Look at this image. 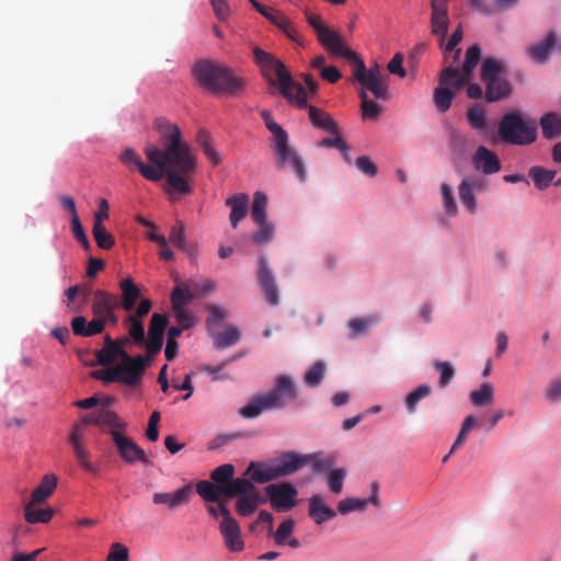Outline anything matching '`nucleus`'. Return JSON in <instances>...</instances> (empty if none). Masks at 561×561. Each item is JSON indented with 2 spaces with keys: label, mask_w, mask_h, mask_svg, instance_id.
<instances>
[{
  "label": "nucleus",
  "mask_w": 561,
  "mask_h": 561,
  "mask_svg": "<svg viewBox=\"0 0 561 561\" xmlns=\"http://www.w3.org/2000/svg\"><path fill=\"white\" fill-rule=\"evenodd\" d=\"M335 462V455L324 451L301 454L295 450L282 453L272 465L265 461H251L244 471L254 483L263 484L270 481L291 476L310 465L312 473L327 471Z\"/></svg>",
  "instance_id": "obj_1"
},
{
  "label": "nucleus",
  "mask_w": 561,
  "mask_h": 561,
  "mask_svg": "<svg viewBox=\"0 0 561 561\" xmlns=\"http://www.w3.org/2000/svg\"><path fill=\"white\" fill-rule=\"evenodd\" d=\"M191 75L203 90L214 95L238 98L248 87L247 77L207 58L197 59L191 67Z\"/></svg>",
  "instance_id": "obj_2"
},
{
  "label": "nucleus",
  "mask_w": 561,
  "mask_h": 561,
  "mask_svg": "<svg viewBox=\"0 0 561 561\" xmlns=\"http://www.w3.org/2000/svg\"><path fill=\"white\" fill-rule=\"evenodd\" d=\"M253 58L260 67L262 77L270 85L277 87L279 93L288 103L299 110L307 106V95L304 85L293 78L280 59L260 47L253 49Z\"/></svg>",
  "instance_id": "obj_3"
},
{
  "label": "nucleus",
  "mask_w": 561,
  "mask_h": 561,
  "mask_svg": "<svg viewBox=\"0 0 561 561\" xmlns=\"http://www.w3.org/2000/svg\"><path fill=\"white\" fill-rule=\"evenodd\" d=\"M167 184L170 194L188 195L193 192L191 179L197 170L196 157L186 142L168 147Z\"/></svg>",
  "instance_id": "obj_4"
},
{
  "label": "nucleus",
  "mask_w": 561,
  "mask_h": 561,
  "mask_svg": "<svg viewBox=\"0 0 561 561\" xmlns=\"http://www.w3.org/2000/svg\"><path fill=\"white\" fill-rule=\"evenodd\" d=\"M508 65L497 57H485L480 65V79L485 87L484 101L496 103L508 99L513 88L507 79Z\"/></svg>",
  "instance_id": "obj_5"
},
{
  "label": "nucleus",
  "mask_w": 561,
  "mask_h": 561,
  "mask_svg": "<svg viewBox=\"0 0 561 561\" xmlns=\"http://www.w3.org/2000/svg\"><path fill=\"white\" fill-rule=\"evenodd\" d=\"M499 138L511 146H529L537 140V124L520 111H510L500 118Z\"/></svg>",
  "instance_id": "obj_6"
},
{
  "label": "nucleus",
  "mask_w": 561,
  "mask_h": 561,
  "mask_svg": "<svg viewBox=\"0 0 561 561\" xmlns=\"http://www.w3.org/2000/svg\"><path fill=\"white\" fill-rule=\"evenodd\" d=\"M306 20L317 33L321 45L330 54L335 57H348L353 55V50L344 43L342 36L336 31L327 26L320 15L306 11Z\"/></svg>",
  "instance_id": "obj_7"
},
{
  "label": "nucleus",
  "mask_w": 561,
  "mask_h": 561,
  "mask_svg": "<svg viewBox=\"0 0 561 561\" xmlns=\"http://www.w3.org/2000/svg\"><path fill=\"white\" fill-rule=\"evenodd\" d=\"M345 58L354 64V77L362 85V90H369L378 100L389 99L388 85L380 80L377 66L367 69L364 60L354 51L352 56Z\"/></svg>",
  "instance_id": "obj_8"
},
{
  "label": "nucleus",
  "mask_w": 561,
  "mask_h": 561,
  "mask_svg": "<svg viewBox=\"0 0 561 561\" xmlns=\"http://www.w3.org/2000/svg\"><path fill=\"white\" fill-rule=\"evenodd\" d=\"M264 491V499L276 512H288L297 505L298 490L290 482L271 483Z\"/></svg>",
  "instance_id": "obj_9"
},
{
  "label": "nucleus",
  "mask_w": 561,
  "mask_h": 561,
  "mask_svg": "<svg viewBox=\"0 0 561 561\" xmlns=\"http://www.w3.org/2000/svg\"><path fill=\"white\" fill-rule=\"evenodd\" d=\"M110 435L119 456L126 463L133 465L135 462H141L145 465H151V461L147 458L145 450L130 437L117 430H111Z\"/></svg>",
  "instance_id": "obj_10"
},
{
  "label": "nucleus",
  "mask_w": 561,
  "mask_h": 561,
  "mask_svg": "<svg viewBox=\"0 0 561 561\" xmlns=\"http://www.w3.org/2000/svg\"><path fill=\"white\" fill-rule=\"evenodd\" d=\"M257 282L266 302L271 306H277L279 304L278 287L264 254H260L257 257Z\"/></svg>",
  "instance_id": "obj_11"
},
{
  "label": "nucleus",
  "mask_w": 561,
  "mask_h": 561,
  "mask_svg": "<svg viewBox=\"0 0 561 561\" xmlns=\"http://www.w3.org/2000/svg\"><path fill=\"white\" fill-rule=\"evenodd\" d=\"M252 7L266 20H268L272 24L278 27L287 38L297 43L300 46H304V42L300 38L297 31L293 27L291 22L287 16L282 14L278 11H274L273 9L260 3L256 0H248Z\"/></svg>",
  "instance_id": "obj_12"
},
{
  "label": "nucleus",
  "mask_w": 561,
  "mask_h": 561,
  "mask_svg": "<svg viewBox=\"0 0 561 561\" xmlns=\"http://www.w3.org/2000/svg\"><path fill=\"white\" fill-rule=\"evenodd\" d=\"M168 324L169 319L165 314L158 312L152 314L148 329V339L144 344L146 351L151 355H158L161 352Z\"/></svg>",
  "instance_id": "obj_13"
},
{
  "label": "nucleus",
  "mask_w": 561,
  "mask_h": 561,
  "mask_svg": "<svg viewBox=\"0 0 561 561\" xmlns=\"http://www.w3.org/2000/svg\"><path fill=\"white\" fill-rule=\"evenodd\" d=\"M270 407L276 409L285 399L296 400L298 397L297 387L289 376L280 375L276 378L274 388L266 393H263Z\"/></svg>",
  "instance_id": "obj_14"
},
{
  "label": "nucleus",
  "mask_w": 561,
  "mask_h": 561,
  "mask_svg": "<svg viewBox=\"0 0 561 561\" xmlns=\"http://www.w3.org/2000/svg\"><path fill=\"white\" fill-rule=\"evenodd\" d=\"M472 164L477 171L490 175L497 173L501 170V161L497 154L491 149L479 146L472 156Z\"/></svg>",
  "instance_id": "obj_15"
},
{
  "label": "nucleus",
  "mask_w": 561,
  "mask_h": 561,
  "mask_svg": "<svg viewBox=\"0 0 561 561\" xmlns=\"http://www.w3.org/2000/svg\"><path fill=\"white\" fill-rule=\"evenodd\" d=\"M336 511L330 507L321 494H313L308 500V516L316 525H322L336 517Z\"/></svg>",
  "instance_id": "obj_16"
},
{
  "label": "nucleus",
  "mask_w": 561,
  "mask_h": 561,
  "mask_svg": "<svg viewBox=\"0 0 561 561\" xmlns=\"http://www.w3.org/2000/svg\"><path fill=\"white\" fill-rule=\"evenodd\" d=\"M481 180L473 176H465L459 186L458 194L462 206L470 213L474 214L478 209L476 190L480 186Z\"/></svg>",
  "instance_id": "obj_17"
},
{
  "label": "nucleus",
  "mask_w": 561,
  "mask_h": 561,
  "mask_svg": "<svg viewBox=\"0 0 561 561\" xmlns=\"http://www.w3.org/2000/svg\"><path fill=\"white\" fill-rule=\"evenodd\" d=\"M268 130L273 134V147L276 152L277 162L280 165L288 163L291 150L288 145V134L279 124H271Z\"/></svg>",
  "instance_id": "obj_18"
},
{
  "label": "nucleus",
  "mask_w": 561,
  "mask_h": 561,
  "mask_svg": "<svg viewBox=\"0 0 561 561\" xmlns=\"http://www.w3.org/2000/svg\"><path fill=\"white\" fill-rule=\"evenodd\" d=\"M557 45V36L549 33L543 41L529 45L526 48L527 56L536 64H546Z\"/></svg>",
  "instance_id": "obj_19"
},
{
  "label": "nucleus",
  "mask_w": 561,
  "mask_h": 561,
  "mask_svg": "<svg viewBox=\"0 0 561 561\" xmlns=\"http://www.w3.org/2000/svg\"><path fill=\"white\" fill-rule=\"evenodd\" d=\"M193 489L191 485H184L174 492H157L152 496V501L157 505H168L170 508H176L188 503Z\"/></svg>",
  "instance_id": "obj_20"
},
{
  "label": "nucleus",
  "mask_w": 561,
  "mask_h": 561,
  "mask_svg": "<svg viewBox=\"0 0 561 561\" xmlns=\"http://www.w3.org/2000/svg\"><path fill=\"white\" fill-rule=\"evenodd\" d=\"M220 533L224 537L226 547L232 552L243 550L244 542L241 538V529L236 519L221 520Z\"/></svg>",
  "instance_id": "obj_21"
},
{
  "label": "nucleus",
  "mask_w": 561,
  "mask_h": 561,
  "mask_svg": "<svg viewBox=\"0 0 561 561\" xmlns=\"http://www.w3.org/2000/svg\"><path fill=\"white\" fill-rule=\"evenodd\" d=\"M154 128L160 134L165 147H174L183 142L180 127L165 117H157L154 119Z\"/></svg>",
  "instance_id": "obj_22"
},
{
  "label": "nucleus",
  "mask_w": 561,
  "mask_h": 561,
  "mask_svg": "<svg viewBox=\"0 0 561 561\" xmlns=\"http://www.w3.org/2000/svg\"><path fill=\"white\" fill-rule=\"evenodd\" d=\"M248 204L249 196L245 193H237L226 199V205L231 207L229 220L232 228H236L247 216Z\"/></svg>",
  "instance_id": "obj_23"
},
{
  "label": "nucleus",
  "mask_w": 561,
  "mask_h": 561,
  "mask_svg": "<svg viewBox=\"0 0 561 561\" xmlns=\"http://www.w3.org/2000/svg\"><path fill=\"white\" fill-rule=\"evenodd\" d=\"M305 108L308 110L309 119L314 127L330 134H339V126L330 114L319 107L309 105L308 103Z\"/></svg>",
  "instance_id": "obj_24"
},
{
  "label": "nucleus",
  "mask_w": 561,
  "mask_h": 561,
  "mask_svg": "<svg viewBox=\"0 0 561 561\" xmlns=\"http://www.w3.org/2000/svg\"><path fill=\"white\" fill-rule=\"evenodd\" d=\"M117 305V298L114 295L102 289L94 291L92 312L95 317L104 320V317L110 313L112 309H115Z\"/></svg>",
  "instance_id": "obj_25"
},
{
  "label": "nucleus",
  "mask_w": 561,
  "mask_h": 561,
  "mask_svg": "<svg viewBox=\"0 0 561 561\" xmlns=\"http://www.w3.org/2000/svg\"><path fill=\"white\" fill-rule=\"evenodd\" d=\"M119 288L122 290V307L126 311H133L135 309L136 302L140 298V288L134 282L131 277L124 278L119 283Z\"/></svg>",
  "instance_id": "obj_26"
},
{
  "label": "nucleus",
  "mask_w": 561,
  "mask_h": 561,
  "mask_svg": "<svg viewBox=\"0 0 561 561\" xmlns=\"http://www.w3.org/2000/svg\"><path fill=\"white\" fill-rule=\"evenodd\" d=\"M471 77H467L465 72L453 66L446 67L439 77L440 85L451 87L456 90H460L465 87V84L471 80Z\"/></svg>",
  "instance_id": "obj_27"
},
{
  "label": "nucleus",
  "mask_w": 561,
  "mask_h": 561,
  "mask_svg": "<svg viewBox=\"0 0 561 561\" xmlns=\"http://www.w3.org/2000/svg\"><path fill=\"white\" fill-rule=\"evenodd\" d=\"M225 496L228 499L239 497L253 493L255 486L249 477L232 479L229 484L224 485Z\"/></svg>",
  "instance_id": "obj_28"
},
{
  "label": "nucleus",
  "mask_w": 561,
  "mask_h": 561,
  "mask_svg": "<svg viewBox=\"0 0 561 561\" xmlns=\"http://www.w3.org/2000/svg\"><path fill=\"white\" fill-rule=\"evenodd\" d=\"M539 125L542 136L552 140L561 136V118L554 112H548L540 117Z\"/></svg>",
  "instance_id": "obj_29"
},
{
  "label": "nucleus",
  "mask_w": 561,
  "mask_h": 561,
  "mask_svg": "<svg viewBox=\"0 0 561 561\" xmlns=\"http://www.w3.org/2000/svg\"><path fill=\"white\" fill-rule=\"evenodd\" d=\"M264 410H273L264 394H256L239 410V414L248 420L256 419Z\"/></svg>",
  "instance_id": "obj_30"
},
{
  "label": "nucleus",
  "mask_w": 561,
  "mask_h": 561,
  "mask_svg": "<svg viewBox=\"0 0 561 561\" xmlns=\"http://www.w3.org/2000/svg\"><path fill=\"white\" fill-rule=\"evenodd\" d=\"M214 346L216 350H224L236 345L240 339L241 333L237 327H228L222 332L211 333Z\"/></svg>",
  "instance_id": "obj_31"
},
{
  "label": "nucleus",
  "mask_w": 561,
  "mask_h": 561,
  "mask_svg": "<svg viewBox=\"0 0 561 561\" xmlns=\"http://www.w3.org/2000/svg\"><path fill=\"white\" fill-rule=\"evenodd\" d=\"M116 382L127 387H136L141 382L142 376L129 364L115 366Z\"/></svg>",
  "instance_id": "obj_32"
},
{
  "label": "nucleus",
  "mask_w": 561,
  "mask_h": 561,
  "mask_svg": "<svg viewBox=\"0 0 561 561\" xmlns=\"http://www.w3.org/2000/svg\"><path fill=\"white\" fill-rule=\"evenodd\" d=\"M557 172L547 170L540 165H534L528 170V176L533 180L539 191L547 190L556 178Z\"/></svg>",
  "instance_id": "obj_33"
},
{
  "label": "nucleus",
  "mask_w": 561,
  "mask_h": 561,
  "mask_svg": "<svg viewBox=\"0 0 561 561\" xmlns=\"http://www.w3.org/2000/svg\"><path fill=\"white\" fill-rule=\"evenodd\" d=\"M266 503V499L261 497L256 493L239 496L236 503V511L240 516L248 517L252 515L259 504Z\"/></svg>",
  "instance_id": "obj_34"
},
{
  "label": "nucleus",
  "mask_w": 561,
  "mask_h": 561,
  "mask_svg": "<svg viewBox=\"0 0 561 561\" xmlns=\"http://www.w3.org/2000/svg\"><path fill=\"white\" fill-rule=\"evenodd\" d=\"M57 486V477L55 474H45L41 483L32 492V502H44Z\"/></svg>",
  "instance_id": "obj_35"
},
{
  "label": "nucleus",
  "mask_w": 561,
  "mask_h": 561,
  "mask_svg": "<svg viewBox=\"0 0 561 561\" xmlns=\"http://www.w3.org/2000/svg\"><path fill=\"white\" fill-rule=\"evenodd\" d=\"M494 398V387L491 382H483L479 389L469 394L471 404L476 408H483L492 403Z\"/></svg>",
  "instance_id": "obj_36"
},
{
  "label": "nucleus",
  "mask_w": 561,
  "mask_h": 561,
  "mask_svg": "<svg viewBox=\"0 0 561 561\" xmlns=\"http://www.w3.org/2000/svg\"><path fill=\"white\" fill-rule=\"evenodd\" d=\"M196 492L206 502H219L220 495H225L224 485H217L208 480H201L196 484Z\"/></svg>",
  "instance_id": "obj_37"
},
{
  "label": "nucleus",
  "mask_w": 561,
  "mask_h": 561,
  "mask_svg": "<svg viewBox=\"0 0 561 561\" xmlns=\"http://www.w3.org/2000/svg\"><path fill=\"white\" fill-rule=\"evenodd\" d=\"M124 324L128 329V334L133 342L139 346H144L146 342L145 325L142 320L137 316H127Z\"/></svg>",
  "instance_id": "obj_38"
},
{
  "label": "nucleus",
  "mask_w": 561,
  "mask_h": 561,
  "mask_svg": "<svg viewBox=\"0 0 561 561\" xmlns=\"http://www.w3.org/2000/svg\"><path fill=\"white\" fill-rule=\"evenodd\" d=\"M336 456V453H332ZM336 461L327 470L322 471V473L328 474V486L333 494H340L343 491L344 480L346 478L347 471L345 468H335L333 466ZM321 474V472L319 473Z\"/></svg>",
  "instance_id": "obj_39"
},
{
  "label": "nucleus",
  "mask_w": 561,
  "mask_h": 561,
  "mask_svg": "<svg viewBox=\"0 0 561 561\" xmlns=\"http://www.w3.org/2000/svg\"><path fill=\"white\" fill-rule=\"evenodd\" d=\"M432 391V388L428 383H422L410 391L405 399L404 405L409 414H414L417 410V404L422 399L427 397Z\"/></svg>",
  "instance_id": "obj_40"
},
{
  "label": "nucleus",
  "mask_w": 561,
  "mask_h": 561,
  "mask_svg": "<svg viewBox=\"0 0 561 561\" xmlns=\"http://www.w3.org/2000/svg\"><path fill=\"white\" fill-rule=\"evenodd\" d=\"M266 207L267 196L264 192L256 191L251 206V215L255 224H264L267 220Z\"/></svg>",
  "instance_id": "obj_41"
},
{
  "label": "nucleus",
  "mask_w": 561,
  "mask_h": 561,
  "mask_svg": "<svg viewBox=\"0 0 561 561\" xmlns=\"http://www.w3.org/2000/svg\"><path fill=\"white\" fill-rule=\"evenodd\" d=\"M35 503L31 502L25 505L24 516L27 523H47L54 516V510L50 507L37 508L34 506Z\"/></svg>",
  "instance_id": "obj_42"
},
{
  "label": "nucleus",
  "mask_w": 561,
  "mask_h": 561,
  "mask_svg": "<svg viewBox=\"0 0 561 561\" xmlns=\"http://www.w3.org/2000/svg\"><path fill=\"white\" fill-rule=\"evenodd\" d=\"M73 454H75V457L79 463V466L88 473L94 476V477H100L101 474V467L99 463H93L92 461H90L89 459V456H90V453L89 450L82 445L80 446H76V448H73Z\"/></svg>",
  "instance_id": "obj_43"
},
{
  "label": "nucleus",
  "mask_w": 561,
  "mask_h": 561,
  "mask_svg": "<svg viewBox=\"0 0 561 561\" xmlns=\"http://www.w3.org/2000/svg\"><path fill=\"white\" fill-rule=\"evenodd\" d=\"M362 99V117L363 119L376 122L383 110L382 105L368 99L366 91L362 90L359 93Z\"/></svg>",
  "instance_id": "obj_44"
},
{
  "label": "nucleus",
  "mask_w": 561,
  "mask_h": 561,
  "mask_svg": "<svg viewBox=\"0 0 561 561\" xmlns=\"http://www.w3.org/2000/svg\"><path fill=\"white\" fill-rule=\"evenodd\" d=\"M324 376L325 364L322 360H318L308 371H306L304 376V382L309 388H317L321 385Z\"/></svg>",
  "instance_id": "obj_45"
},
{
  "label": "nucleus",
  "mask_w": 561,
  "mask_h": 561,
  "mask_svg": "<svg viewBox=\"0 0 561 561\" xmlns=\"http://www.w3.org/2000/svg\"><path fill=\"white\" fill-rule=\"evenodd\" d=\"M481 58V46L479 44H473L469 46L466 50L465 61L461 70L467 75V77H473V70L479 64Z\"/></svg>",
  "instance_id": "obj_46"
},
{
  "label": "nucleus",
  "mask_w": 561,
  "mask_h": 561,
  "mask_svg": "<svg viewBox=\"0 0 561 561\" xmlns=\"http://www.w3.org/2000/svg\"><path fill=\"white\" fill-rule=\"evenodd\" d=\"M92 234L98 247L102 250H110L115 243L114 237L106 230L103 224L93 222Z\"/></svg>",
  "instance_id": "obj_47"
},
{
  "label": "nucleus",
  "mask_w": 561,
  "mask_h": 561,
  "mask_svg": "<svg viewBox=\"0 0 561 561\" xmlns=\"http://www.w3.org/2000/svg\"><path fill=\"white\" fill-rule=\"evenodd\" d=\"M455 93L446 85H438L434 91V102L437 110L442 113L450 108Z\"/></svg>",
  "instance_id": "obj_48"
},
{
  "label": "nucleus",
  "mask_w": 561,
  "mask_h": 561,
  "mask_svg": "<svg viewBox=\"0 0 561 561\" xmlns=\"http://www.w3.org/2000/svg\"><path fill=\"white\" fill-rule=\"evenodd\" d=\"M449 145L457 154H463L468 148V136L466 133L451 126L448 130Z\"/></svg>",
  "instance_id": "obj_49"
},
{
  "label": "nucleus",
  "mask_w": 561,
  "mask_h": 561,
  "mask_svg": "<svg viewBox=\"0 0 561 561\" xmlns=\"http://www.w3.org/2000/svg\"><path fill=\"white\" fill-rule=\"evenodd\" d=\"M96 419L98 425H108L113 427L112 430H124L126 427V424L118 419L117 414L106 409V407H102L96 411Z\"/></svg>",
  "instance_id": "obj_50"
},
{
  "label": "nucleus",
  "mask_w": 561,
  "mask_h": 561,
  "mask_svg": "<svg viewBox=\"0 0 561 561\" xmlns=\"http://www.w3.org/2000/svg\"><path fill=\"white\" fill-rule=\"evenodd\" d=\"M440 193H442V197H443V207H444L445 214L448 217L457 216L458 215V206H457L456 199L454 197L453 187L447 183H442Z\"/></svg>",
  "instance_id": "obj_51"
},
{
  "label": "nucleus",
  "mask_w": 561,
  "mask_h": 561,
  "mask_svg": "<svg viewBox=\"0 0 561 561\" xmlns=\"http://www.w3.org/2000/svg\"><path fill=\"white\" fill-rule=\"evenodd\" d=\"M234 466L231 463H224L215 468L210 473V479L217 485H227L233 478Z\"/></svg>",
  "instance_id": "obj_52"
},
{
  "label": "nucleus",
  "mask_w": 561,
  "mask_h": 561,
  "mask_svg": "<svg viewBox=\"0 0 561 561\" xmlns=\"http://www.w3.org/2000/svg\"><path fill=\"white\" fill-rule=\"evenodd\" d=\"M467 121L473 129L479 131L485 130L488 127L486 113L478 105H473L468 110Z\"/></svg>",
  "instance_id": "obj_53"
},
{
  "label": "nucleus",
  "mask_w": 561,
  "mask_h": 561,
  "mask_svg": "<svg viewBox=\"0 0 561 561\" xmlns=\"http://www.w3.org/2000/svg\"><path fill=\"white\" fill-rule=\"evenodd\" d=\"M194 300V295L182 286H176L171 293L172 309H182Z\"/></svg>",
  "instance_id": "obj_54"
},
{
  "label": "nucleus",
  "mask_w": 561,
  "mask_h": 561,
  "mask_svg": "<svg viewBox=\"0 0 561 561\" xmlns=\"http://www.w3.org/2000/svg\"><path fill=\"white\" fill-rule=\"evenodd\" d=\"M145 153L148 160L158 168H167L168 161V147L160 149L157 146L150 144L146 147Z\"/></svg>",
  "instance_id": "obj_55"
},
{
  "label": "nucleus",
  "mask_w": 561,
  "mask_h": 561,
  "mask_svg": "<svg viewBox=\"0 0 561 561\" xmlns=\"http://www.w3.org/2000/svg\"><path fill=\"white\" fill-rule=\"evenodd\" d=\"M260 228L253 234L252 240L256 244H267L273 241L275 237V227L272 222L265 220L264 224H256Z\"/></svg>",
  "instance_id": "obj_56"
},
{
  "label": "nucleus",
  "mask_w": 561,
  "mask_h": 561,
  "mask_svg": "<svg viewBox=\"0 0 561 561\" xmlns=\"http://www.w3.org/2000/svg\"><path fill=\"white\" fill-rule=\"evenodd\" d=\"M477 420L474 415L470 414L465 417L460 431L451 445L450 454H454L467 439L469 432L476 425Z\"/></svg>",
  "instance_id": "obj_57"
},
{
  "label": "nucleus",
  "mask_w": 561,
  "mask_h": 561,
  "mask_svg": "<svg viewBox=\"0 0 561 561\" xmlns=\"http://www.w3.org/2000/svg\"><path fill=\"white\" fill-rule=\"evenodd\" d=\"M367 505L368 504L364 499L346 497L339 502L337 512L342 515H347L352 512L364 511L367 507Z\"/></svg>",
  "instance_id": "obj_58"
},
{
  "label": "nucleus",
  "mask_w": 561,
  "mask_h": 561,
  "mask_svg": "<svg viewBox=\"0 0 561 561\" xmlns=\"http://www.w3.org/2000/svg\"><path fill=\"white\" fill-rule=\"evenodd\" d=\"M379 321L378 316H369L368 318H354L348 322V328L356 336L364 334L373 324Z\"/></svg>",
  "instance_id": "obj_59"
},
{
  "label": "nucleus",
  "mask_w": 561,
  "mask_h": 561,
  "mask_svg": "<svg viewBox=\"0 0 561 561\" xmlns=\"http://www.w3.org/2000/svg\"><path fill=\"white\" fill-rule=\"evenodd\" d=\"M295 520L291 518L285 519L280 525L278 526L277 530L274 533V540L277 546H286L287 539L290 537L295 529Z\"/></svg>",
  "instance_id": "obj_60"
},
{
  "label": "nucleus",
  "mask_w": 561,
  "mask_h": 561,
  "mask_svg": "<svg viewBox=\"0 0 561 561\" xmlns=\"http://www.w3.org/2000/svg\"><path fill=\"white\" fill-rule=\"evenodd\" d=\"M157 355H151L147 352L146 355L130 356L128 353L124 360V364H129L134 367L141 376H144L146 368L152 363Z\"/></svg>",
  "instance_id": "obj_61"
},
{
  "label": "nucleus",
  "mask_w": 561,
  "mask_h": 561,
  "mask_svg": "<svg viewBox=\"0 0 561 561\" xmlns=\"http://www.w3.org/2000/svg\"><path fill=\"white\" fill-rule=\"evenodd\" d=\"M434 368L439 371L438 386L446 388L455 376V369L449 362H435Z\"/></svg>",
  "instance_id": "obj_62"
},
{
  "label": "nucleus",
  "mask_w": 561,
  "mask_h": 561,
  "mask_svg": "<svg viewBox=\"0 0 561 561\" xmlns=\"http://www.w3.org/2000/svg\"><path fill=\"white\" fill-rule=\"evenodd\" d=\"M431 24L432 33L439 38V46H443L449 27L448 16H431Z\"/></svg>",
  "instance_id": "obj_63"
},
{
  "label": "nucleus",
  "mask_w": 561,
  "mask_h": 561,
  "mask_svg": "<svg viewBox=\"0 0 561 561\" xmlns=\"http://www.w3.org/2000/svg\"><path fill=\"white\" fill-rule=\"evenodd\" d=\"M228 314L220 306L214 305L208 308V316L206 319L207 330L210 333L213 328L227 319Z\"/></svg>",
  "instance_id": "obj_64"
}]
</instances>
